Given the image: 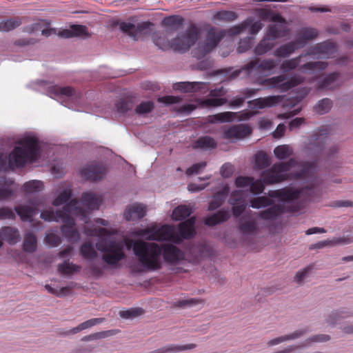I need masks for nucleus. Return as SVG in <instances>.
Segmentation results:
<instances>
[{"mask_svg":"<svg viewBox=\"0 0 353 353\" xmlns=\"http://www.w3.org/2000/svg\"><path fill=\"white\" fill-rule=\"evenodd\" d=\"M45 242L51 247H57L61 243V240L59 236L51 232L46 235Z\"/></svg>","mask_w":353,"mask_h":353,"instance_id":"64","label":"nucleus"},{"mask_svg":"<svg viewBox=\"0 0 353 353\" xmlns=\"http://www.w3.org/2000/svg\"><path fill=\"white\" fill-rule=\"evenodd\" d=\"M302 57L301 54L295 58L283 61L280 65V70L283 72H288L296 69L299 66Z\"/></svg>","mask_w":353,"mask_h":353,"instance_id":"46","label":"nucleus"},{"mask_svg":"<svg viewBox=\"0 0 353 353\" xmlns=\"http://www.w3.org/2000/svg\"><path fill=\"white\" fill-rule=\"evenodd\" d=\"M79 253L83 259L87 260H93L98 255L92 243L90 241L82 243L79 248Z\"/></svg>","mask_w":353,"mask_h":353,"instance_id":"37","label":"nucleus"},{"mask_svg":"<svg viewBox=\"0 0 353 353\" xmlns=\"http://www.w3.org/2000/svg\"><path fill=\"white\" fill-rule=\"evenodd\" d=\"M57 269L61 274L63 275H70L74 272H79L81 266L70 263L69 260H68L61 264H59Z\"/></svg>","mask_w":353,"mask_h":353,"instance_id":"42","label":"nucleus"},{"mask_svg":"<svg viewBox=\"0 0 353 353\" xmlns=\"http://www.w3.org/2000/svg\"><path fill=\"white\" fill-rule=\"evenodd\" d=\"M273 41L265 34L264 38L254 48V54L256 55H263L271 50L274 46Z\"/></svg>","mask_w":353,"mask_h":353,"instance_id":"35","label":"nucleus"},{"mask_svg":"<svg viewBox=\"0 0 353 353\" xmlns=\"http://www.w3.org/2000/svg\"><path fill=\"white\" fill-rule=\"evenodd\" d=\"M48 92L52 98L61 97H72L75 94V90L70 86L61 87L59 85H52L49 88Z\"/></svg>","mask_w":353,"mask_h":353,"instance_id":"30","label":"nucleus"},{"mask_svg":"<svg viewBox=\"0 0 353 353\" xmlns=\"http://www.w3.org/2000/svg\"><path fill=\"white\" fill-rule=\"evenodd\" d=\"M340 73L333 72L319 77L316 89L320 90H334L340 87Z\"/></svg>","mask_w":353,"mask_h":353,"instance_id":"15","label":"nucleus"},{"mask_svg":"<svg viewBox=\"0 0 353 353\" xmlns=\"http://www.w3.org/2000/svg\"><path fill=\"white\" fill-rule=\"evenodd\" d=\"M258 89L254 88H245L241 91V93L243 97H236L231 99L229 102V105L232 107H240L245 101V99L250 98L253 95L256 94L258 92Z\"/></svg>","mask_w":353,"mask_h":353,"instance_id":"33","label":"nucleus"},{"mask_svg":"<svg viewBox=\"0 0 353 353\" xmlns=\"http://www.w3.org/2000/svg\"><path fill=\"white\" fill-rule=\"evenodd\" d=\"M332 107V101L331 99L325 98L319 101V102L314 107L315 112L319 114H323L329 112Z\"/></svg>","mask_w":353,"mask_h":353,"instance_id":"50","label":"nucleus"},{"mask_svg":"<svg viewBox=\"0 0 353 353\" xmlns=\"http://www.w3.org/2000/svg\"><path fill=\"white\" fill-rule=\"evenodd\" d=\"M331 129L328 126L321 127L307 139V148L314 155L330 157L339 150L336 145L325 149V145L329 140L328 136Z\"/></svg>","mask_w":353,"mask_h":353,"instance_id":"7","label":"nucleus"},{"mask_svg":"<svg viewBox=\"0 0 353 353\" xmlns=\"http://www.w3.org/2000/svg\"><path fill=\"white\" fill-rule=\"evenodd\" d=\"M228 193L229 188L228 186H225L221 190L216 192L213 196V200L209 203L208 210L212 211L219 208L224 202Z\"/></svg>","mask_w":353,"mask_h":353,"instance_id":"29","label":"nucleus"},{"mask_svg":"<svg viewBox=\"0 0 353 353\" xmlns=\"http://www.w3.org/2000/svg\"><path fill=\"white\" fill-rule=\"evenodd\" d=\"M154 107V103L150 101L142 102L137 106L135 112L137 114H147L152 112Z\"/></svg>","mask_w":353,"mask_h":353,"instance_id":"57","label":"nucleus"},{"mask_svg":"<svg viewBox=\"0 0 353 353\" xmlns=\"http://www.w3.org/2000/svg\"><path fill=\"white\" fill-rule=\"evenodd\" d=\"M72 196L71 190H65L61 192L58 196L52 201V205L54 206H59L63 203H65Z\"/></svg>","mask_w":353,"mask_h":353,"instance_id":"56","label":"nucleus"},{"mask_svg":"<svg viewBox=\"0 0 353 353\" xmlns=\"http://www.w3.org/2000/svg\"><path fill=\"white\" fill-rule=\"evenodd\" d=\"M336 51V45L334 42L327 40L317 43L312 49L311 54H322L327 57L333 55Z\"/></svg>","mask_w":353,"mask_h":353,"instance_id":"21","label":"nucleus"},{"mask_svg":"<svg viewBox=\"0 0 353 353\" xmlns=\"http://www.w3.org/2000/svg\"><path fill=\"white\" fill-rule=\"evenodd\" d=\"M12 181L7 180L5 177H0V185H5V188H0V201L6 200L13 195V190L9 186Z\"/></svg>","mask_w":353,"mask_h":353,"instance_id":"47","label":"nucleus"},{"mask_svg":"<svg viewBox=\"0 0 353 353\" xmlns=\"http://www.w3.org/2000/svg\"><path fill=\"white\" fill-rule=\"evenodd\" d=\"M196 347L194 343H190L185 345H170L162 348L158 349L152 353H168V352H178L185 350H191Z\"/></svg>","mask_w":353,"mask_h":353,"instance_id":"43","label":"nucleus"},{"mask_svg":"<svg viewBox=\"0 0 353 353\" xmlns=\"http://www.w3.org/2000/svg\"><path fill=\"white\" fill-rule=\"evenodd\" d=\"M108 167L101 162H94L81 170V175L90 181H99L104 178L108 172Z\"/></svg>","mask_w":353,"mask_h":353,"instance_id":"13","label":"nucleus"},{"mask_svg":"<svg viewBox=\"0 0 353 353\" xmlns=\"http://www.w3.org/2000/svg\"><path fill=\"white\" fill-rule=\"evenodd\" d=\"M227 103L225 98H210L202 101L201 104L207 107H219Z\"/></svg>","mask_w":353,"mask_h":353,"instance_id":"59","label":"nucleus"},{"mask_svg":"<svg viewBox=\"0 0 353 353\" xmlns=\"http://www.w3.org/2000/svg\"><path fill=\"white\" fill-rule=\"evenodd\" d=\"M19 146L14 148L9 155V164L11 167L20 168L28 161H36L39 157L38 139L28 137L19 141Z\"/></svg>","mask_w":353,"mask_h":353,"instance_id":"5","label":"nucleus"},{"mask_svg":"<svg viewBox=\"0 0 353 353\" xmlns=\"http://www.w3.org/2000/svg\"><path fill=\"white\" fill-rule=\"evenodd\" d=\"M203 300L201 299H188L185 300H180L174 303L173 305L176 307H184L188 306L195 305L198 303H203Z\"/></svg>","mask_w":353,"mask_h":353,"instance_id":"61","label":"nucleus"},{"mask_svg":"<svg viewBox=\"0 0 353 353\" xmlns=\"http://www.w3.org/2000/svg\"><path fill=\"white\" fill-rule=\"evenodd\" d=\"M285 212V208L281 204H275L269 208L261 211L259 216L263 220H274L278 216Z\"/></svg>","mask_w":353,"mask_h":353,"instance_id":"22","label":"nucleus"},{"mask_svg":"<svg viewBox=\"0 0 353 353\" xmlns=\"http://www.w3.org/2000/svg\"><path fill=\"white\" fill-rule=\"evenodd\" d=\"M252 133V128L247 124L232 125L224 132L223 137L227 139L236 140L243 139Z\"/></svg>","mask_w":353,"mask_h":353,"instance_id":"16","label":"nucleus"},{"mask_svg":"<svg viewBox=\"0 0 353 353\" xmlns=\"http://www.w3.org/2000/svg\"><path fill=\"white\" fill-rule=\"evenodd\" d=\"M192 209L187 205H180L175 208L172 214V218L176 221L183 220L192 213Z\"/></svg>","mask_w":353,"mask_h":353,"instance_id":"39","label":"nucleus"},{"mask_svg":"<svg viewBox=\"0 0 353 353\" xmlns=\"http://www.w3.org/2000/svg\"><path fill=\"white\" fill-rule=\"evenodd\" d=\"M237 14L234 11L221 10L215 12L212 18L213 21L232 22L237 19Z\"/></svg>","mask_w":353,"mask_h":353,"instance_id":"40","label":"nucleus"},{"mask_svg":"<svg viewBox=\"0 0 353 353\" xmlns=\"http://www.w3.org/2000/svg\"><path fill=\"white\" fill-rule=\"evenodd\" d=\"M228 203L232 205L245 203L243 194L241 190H234L231 192Z\"/></svg>","mask_w":353,"mask_h":353,"instance_id":"62","label":"nucleus"},{"mask_svg":"<svg viewBox=\"0 0 353 353\" xmlns=\"http://www.w3.org/2000/svg\"><path fill=\"white\" fill-rule=\"evenodd\" d=\"M316 172V162H305L303 165L302 169L296 174L297 179H308L314 175Z\"/></svg>","mask_w":353,"mask_h":353,"instance_id":"36","label":"nucleus"},{"mask_svg":"<svg viewBox=\"0 0 353 353\" xmlns=\"http://www.w3.org/2000/svg\"><path fill=\"white\" fill-rule=\"evenodd\" d=\"M116 108L118 112L124 114L132 108V103L130 101L121 99L117 102Z\"/></svg>","mask_w":353,"mask_h":353,"instance_id":"63","label":"nucleus"},{"mask_svg":"<svg viewBox=\"0 0 353 353\" xmlns=\"http://www.w3.org/2000/svg\"><path fill=\"white\" fill-rule=\"evenodd\" d=\"M274 154L278 159L283 160L290 157L293 154V151L288 145H282L274 148Z\"/></svg>","mask_w":353,"mask_h":353,"instance_id":"49","label":"nucleus"},{"mask_svg":"<svg viewBox=\"0 0 353 353\" xmlns=\"http://www.w3.org/2000/svg\"><path fill=\"white\" fill-rule=\"evenodd\" d=\"M132 250L140 265V268L135 270L137 272H152L161 269V255L164 261L170 264H174L184 257L181 250L172 244L159 245L157 243L137 240L134 241Z\"/></svg>","mask_w":353,"mask_h":353,"instance_id":"1","label":"nucleus"},{"mask_svg":"<svg viewBox=\"0 0 353 353\" xmlns=\"http://www.w3.org/2000/svg\"><path fill=\"white\" fill-rule=\"evenodd\" d=\"M154 24L150 21H144L135 26V39L141 34H148L151 32V28Z\"/></svg>","mask_w":353,"mask_h":353,"instance_id":"54","label":"nucleus"},{"mask_svg":"<svg viewBox=\"0 0 353 353\" xmlns=\"http://www.w3.org/2000/svg\"><path fill=\"white\" fill-rule=\"evenodd\" d=\"M352 242L350 238H334L332 240H325L312 245L310 249H321L325 246H334L337 244H349Z\"/></svg>","mask_w":353,"mask_h":353,"instance_id":"34","label":"nucleus"},{"mask_svg":"<svg viewBox=\"0 0 353 353\" xmlns=\"http://www.w3.org/2000/svg\"><path fill=\"white\" fill-rule=\"evenodd\" d=\"M281 100V96H269L249 101L248 104L250 109H263L267 107H272L279 103Z\"/></svg>","mask_w":353,"mask_h":353,"instance_id":"17","label":"nucleus"},{"mask_svg":"<svg viewBox=\"0 0 353 353\" xmlns=\"http://www.w3.org/2000/svg\"><path fill=\"white\" fill-rule=\"evenodd\" d=\"M271 164L270 157L263 151H259L255 154V166L260 170L268 168Z\"/></svg>","mask_w":353,"mask_h":353,"instance_id":"45","label":"nucleus"},{"mask_svg":"<svg viewBox=\"0 0 353 353\" xmlns=\"http://www.w3.org/2000/svg\"><path fill=\"white\" fill-rule=\"evenodd\" d=\"M311 188H302L295 190L292 188H285L276 190H270L268 194L270 197L279 199L282 201L288 202L287 205H282L285 212H297L302 208L300 203L295 202L305 190H310Z\"/></svg>","mask_w":353,"mask_h":353,"instance_id":"8","label":"nucleus"},{"mask_svg":"<svg viewBox=\"0 0 353 353\" xmlns=\"http://www.w3.org/2000/svg\"><path fill=\"white\" fill-rule=\"evenodd\" d=\"M277 65L278 61L274 59L255 58L241 69L233 71L230 74V78H236L243 70H245L248 76L255 79L254 83L265 86L268 89H279L281 92H287L303 83L304 77L296 74L291 77L287 81H285L287 79L285 74L266 79L261 77V74L274 70Z\"/></svg>","mask_w":353,"mask_h":353,"instance_id":"2","label":"nucleus"},{"mask_svg":"<svg viewBox=\"0 0 353 353\" xmlns=\"http://www.w3.org/2000/svg\"><path fill=\"white\" fill-rule=\"evenodd\" d=\"M265 183L263 181V179H256L254 180V179L252 177V181L250 182V191L254 194H259L263 192L265 189Z\"/></svg>","mask_w":353,"mask_h":353,"instance_id":"58","label":"nucleus"},{"mask_svg":"<svg viewBox=\"0 0 353 353\" xmlns=\"http://www.w3.org/2000/svg\"><path fill=\"white\" fill-rule=\"evenodd\" d=\"M205 85L203 82H180L174 84V88L184 92H194L204 88Z\"/></svg>","mask_w":353,"mask_h":353,"instance_id":"28","label":"nucleus"},{"mask_svg":"<svg viewBox=\"0 0 353 353\" xmlns=\"http://www.w3.org/2000/svg\"><path fill=\"white\" fill-rule=\"evenodd\" d=\"M22 188L27 193L37 192L42 190L43 183L37 180L30 181L25 183Z\"/></svg>","mask_w":353,"mask_h":353,"instance_id":"53","label":"nucleus"},{"mask_svg":"<svg viewBox=\"0 0 353 353\" xmlns=\"http://www.w3.org/2000/svg\"><path fill=\"white\" fill-rule=\"evenodd\" d=\"M81 201L83 205L89 210H97L101 203V199L92 192L83 193Z\"/></svg>","mask_w":353,"mask_h":353,"instance_id":"25","label":"nucleus"},{"mask_svg":"<svg viewBox=\"0 0 353 353\" xmlns=\"http://www.w3.org/2000/svg\"><path fill=\"white\" fill-rule=\"evenodd\" d=\"M145 207L142 204L136 203L125 210L124 217L127 221L139 220L145 215Z\"/></svg>","mask_w":353,"mask_h":353,"instance_id":"20","label":"nucleus"},{"mask_svg":"<svg viewBox=\"0 0 353 353\" xmlns=\"http://www.w3.org/2000/svg\"><path fill=\"white\" fill-rule=\"evenodd\" d=\"M272 204L273 201L266 196L256 197L250 201V206L256 209L270 206Z\"/></svg>","mask_w":353,"mask_h":353,"instance_id":"51","label":"nucleus"},{"mask_svg":"<svg viewBox=\"0 0 353 353\" xmlns=\"http://www.w3.org/2000/svg\"><path fill=\"white\" fill-rule=\"evenodd\" d=\"M327 66V62L310 61L301 65V69L303 70H324Z\"/></svg>","mask_w":353,"mask_h":353,"instance_id":"52","label":"nucleus"},{"mask_svg":"<svg viewBox=\"0 0 353 353\" xmlns=\"http://www.w3.org/2000/svg\"><path fill=\"white\" fill-rule=\"evenodd\" d=\"M195 222L196 218L192 216L180 223L178 227L179 236L176 234L174 227L170 225H163L158 228L154 226L148 227L140 230L138 234L145 236V239L148 241L179 242L181 240L180 237L184 239H190L194 236L196 234Z\"/></svg>","mask_w":353,"mask_h":353,"instance_id":"3","label":"nucleus"},{"mask_svg":"<svg viewBox=\"0 0 353 353\" xmlns=\"http://www.w3.org/2000/svg\"><path fill=\"white\" fill-rule=\"evenodd\" d=\"M250 23V21H244L241 23L234 26L230 29H228V32L230 35L232 36L239 34L244 32L248 28V25Z\"/></svg>","mask_w":353,"mask_h":353,"instance_id":"60","label":"nucleus"},{"mask_svg":"<svg viewBox=\"0 0 353 353\" xmlns=\"http://www.w3.org/2000/svg\"><path fill=\"white\" fill-rule=\"evenodd\" d=\"M297 165L294 159H290L288 161L276 163L270 168L263 170L261 173V177L266 185H272L284 181L288 179V174L285 172Z\"/></svg>","mask_w":353,"mask_h":353,"instance_id":"9","label":"nucleus"},{"mask_svg":"<svg viewBox=\"0 0 353 353\" xmlns=\"http://www.w3.org/2000/svg\"><path fill=\"white\" fill-rule=\"evenodd\" d=\"M217 143L214 139L209 136H203L198 138L193 143V148L208 150L216 148Z\"/></svg>","mask_w":353,"mask_h":353,"instance_id":"27","label":"nucleus"},{"mask_svg":"<svg viewBox=\"0 0 353 353\" xmlns=\"http://www.w3.org/2000/svg\"><path fill=\"white\" fill-rule=\"evenodd\" d=\"M153 41L163 50L172 49V40L169 41L163 32H156L153 36Z\"/></svg>","mask_w":353,"mask_h":353,"instance_id":"38","label":"nucleus"},{"mask_svg":"<svg viewBox=\"0 0 353 353\" xmlns=\"http://www.w3.org/2000/svg\"><path fill=\"white\" fill-rule=\"evenodd\" d=\"M37 248V240L35 235L32 232H28L24 237L23 249L25 252L32 253Z\"/></svg>","mask_w":353,"mask_h":353,"instance_id":"41","label":"nucleus"},{"mask_svg":"<svg viewBox=\"0 0 353 353\" xmlns=\"http://www.w3.org/2000/svg\"><path fill=\"white\" fill-rule=\"evenodd\" d=\"M265 20L274 22L268 26L265 34L272 40L282 38L288 34L290 29L288 27L287 21L280 14H275L270 10H267L262 16Z\"/></svg>","mask_w":353,"mask_h":353,"instance_id":"10","label":"nucleus"},{"mask_svg":"<svg viewBox=\"0 0 353 353\" xmlns=\"http://www.w3.org/2000/svg\"><path fill=\"white\" fill-rule=\"evenodd\" d=\"M252 114L248 112H224L215 114L209 115L206 117V122L208 123H228L237 119L239 121H245L249 119Z\"/></svg>","mask_w":353,"mask_h":353,"instance_id":"14","label":"nucleus"},{"mask_svg":"<svg viewBox=\"0 0 353 353\" xmlns=\"http://www.w3.org/2000/svg\"><path fill=\"white\" fill-rule=\"evenodd\" d=\"M144 313V310L141 307L130 308L127 310H121L119 315L123 319H133Z\"/></svg>","mask_w":353,"mask_h":353,"instance_id":"55","label":"nucleus"},{"mask_svg":"<svg viewBox=\"0 0 353 353\" xmlns=\"http://www.w3.org/2000/svg\"><path fill=\"white\" fill-rule=\"evenodd\" d=\"M225 32L224 30H219L214 27H211L206 35V39L203 44L199 46L200 54L199 58L204 57L206 54L211 52L219 43L224 37Z\"/></svg>","mask_w":353,"mask_h":353,"instance_id":"12","label":"nucleus"},{"mask_svg":"<svg viewBox=\"0 0 353 353\" xmlns=\"http://www.w3.org/2000/svg\"><path fill=\"white\" fill-rule=\"evenodd\" d=\"M21 24V20L19 17L11 18L0 22V31L8 32L19 27Z\"/></svg>","mask_w":353,"mask_h":353,"instance_id":"48","label":"nucleus"},{"mask_svg":"<svg viewBox=\"0 0 353 353\" xmlns=\"http://www.w3.org/2000/svg\"><path fill=\"white\" fill-rule=\"evenodd\" d=\"M72 215L81 216L82 219L86 218L85 212L79 206V201L77 199H72L61 210H57V217L61 219V221L63 223V225L60 228L63 236L68 242L74 243L80 239V234L74 228L75 221Z\"/></svg>","mask_w":353,"mask_h":353,"instance_id":"4","label":"nucleus"},{"mask_svg":"<svg viewBox=\"0 0 353 353\" xmlns=\"http://www.w3.org/2000/svg\"><path fill=\"white\" fill-rule=\"evenodd\" d=\"M239 228L243 234H252L257 231V223L251 219V212L244 214L239 219Z\"/></svg>","mask_w":353,"mask_h":353,"instance_id":"19","label":"nucleus"},{"mask_svg":"<svg viewBox=\"0 0 353 353\" xmlns=\"http://www.w3.org/2000/svg\"><path fill=\"white\" fill-rule=\"evenodd\" d=\"M184 23V19L179 15H171L165 17L162 21V26L172 30H178Z\"/></svg>","mask_w":353,"mask_h":353,"instance_id":"31","label":"nucleus"},{"mask_svg":"<svg viewBox=\"0 0 353 353\" xmlns=\"http://www.w3.org/2000/svg\"><path fill=\"white\" fill-rule=\"evenodd\" d=\"M14 211L23 221H33V216L37 213V208L19 205L14 207Z\"/></svg>","mask_w":353,"mask_h":353,"instance_id":"23","label":"nucleus"},{"mask_svg":"<svg viewBox=\"0 0 353 353\" xmlns=\"http://www.w3.org/2000/svg\"><path fill=\"white\" fill-rule=\"evenodd\" d=\"M230 214L227 210H220L215 214L206 217L204 223L208 226H214L219 223L226 221L230 218Z\"/></svg>","mask_w":353,"mask_h":353,"instance_id":"24","label":"nucleus"},{"mask_svg":"<svg viewBox=\"0 0 353 353\" xmlns=\"http://www.w3.org/2000/svg\"><path fill=\"white\" fill-rule=\"evenodd\" d=\"M299 48L294 41H290L279 47L274 52L276 57L285 58L294 52L296 49Z\"/></svg>","mask_w":353,"mask_h":353,"instance_id":"32","label":"nucleus"},{"mask_svg":"<svg viewBox=\"0 0 353 353\" xmlns=\"http://www.w3.org/2000/svg\"><path fill=\"white\" fill-rule=\"evenodd\" d=\"M199 34L198 28L194 24L192 23L185 33L177 36L172 40V49L178 52L188 50L197 41Z\"/></svg>","mask_w":353,"mask_h":353,"instance_id":"11","label":"nucleus"},{"mask_svg":"<svg viewBox=\"0 0 353 353\" xmlns=\"http://www.w3.org/2000/svg\"><path fill=\"white\" fill-rule=\"evenodd\" d=\"M319 35L316 29L312 28H302L299 29L296 33V39L294 40L299 48H303L305 44L314 39Z\"/></svg>","mask_w":353,"mask_h":353,"instance_id":"18","label":"nucleus"},{"mask_svg":"<svg viewBox=\"0 0 353 353\" xmlns=\"http://www.w3.org/2000/svg\"><path fill=\"white\" fill-rule=\"evenodd\" d=\"M0 236L9 244L14 245L17 242L19 234L16 228L10 226H5L0 230Z\"/></svg>","mask_w":353,"mask_h":353,"instance_id":"26","label":"nucleus"},{"mask_svg":"<svg viewBox=\"0 0 353 353\" xmlns=\"http://www.w3.org/2000/svg\"><path fill=\"white\" fill-rule=\"evenodd\" d=\"M307 332V330H296L290 334H288V335H285V336H280L278 338H275V339L270 341L268 343V344L270 346H272V345H277V344H279L281 342H283L285 341L295 339L299 338L300 336L303 335Z\"/></svg>","mask_w":353,"mask_h":353,"instance_id":"44","label":"nucleus"},{"mask_svg":"<svg viewBox=\"0 0 353 353\" xmlns=\"http://www.w3.org/2000/svg\"><path fill=\"white\" fill-rule=\"evenodd\" d=\"M96 249L101 252L103 262L110 266H117L126 258L124 245L115 240L101 239L95 244Z\"/></svg>","mask_w":353,"mask_h":353,"instance_id":"6","label":"nucleus"}]
</instances>
